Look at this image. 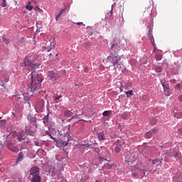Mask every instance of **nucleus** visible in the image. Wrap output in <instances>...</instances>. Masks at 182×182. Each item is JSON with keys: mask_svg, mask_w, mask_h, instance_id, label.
<instances>
[{"mask_svg": "<svg viewBox=\"0 0 182 182\" xmlns=\"http://www.w3.org/2000/svg\"><path fill=\"white\" fill-rule=\"evenodd\" d=\"M31 83L30 87H28L27 90L28 92L29 96H33L35 92H38L41 90V83H42L43 78L36 73V71H33L31 73Z\"/></svg>", "mask_w": 182, "mask_h": 182, "instance_id": "1", "label": "nucleus"}, {"mask_svg": "<svg viewBox=\"0 0 182 182\" xmlns=\"http://www.w3.org/2000/svg\"><path fill=\"white\" fill-rule=\"evenodd\" d=\"M131 171H134L132 173V176L134 178H143L144 176H146V171H149V168H139L136 166H132L130 168Z\"/></svg>", "mask_w": 182, "mask_h": 182, "instance_id": "2", "label": "nucleus"}, {"mask_svg": "<svg viewBox=\"0 0 182 182\" xmlns=\"http://www.w3.org/2000/svg\"><path fill=\"white\" fill-rule=\"evenodd\" d=\"M122 60V58L117 53H110L109 55L107 58V62L109 63H112L114 69H116L119 66V62Z\"/></svg>", "mask_w": 182, "mask_h": 182, "instance_id": "3", "label": "nucleus"}, {"mask_svg": "<svg viewBox=\"0 0 182 182\" xmlns=\"http://www.w3.org/2000/svg\"><path fill=\"white\" fill-rule=\"evenodd\" d=\"M29 66V68H31V69H39L40 65L34 64L33 63L31 62L29 60L26 59L24 60V63L21 64V66Z\"/></svg>", "mask_w": 182, "mask_h": 182, "instance_id": "4", "label": "nucleus"}, {"mask_svg": "<svg viewBox=\"0 0 182 182\" xmlns=\"http://www.w3.org/2000/svg\"><path fill=\"white\" fill-rule=\"evenodd\" d=\"M45 106V102L43 99H38L37 100V105L35 106V109L38 113L42 112L43 107Z\"/></svg>", "mask_w": 182, "mask_h": 182, "instance_id": "5", "label": "nucleus"}, {"mask_svg": "<svg viewBox=\"0 0 182 182\" xmlns=\"http://www.w3.org/2000/svg\"><path fill=\"white\" fill-rule=\"evenodd\" d=\"M180 151L177 147L174 148L169 154V157H175V159H180Z\"/></svg>", "mask_w": 182, "mask_h": 182, "instance_id": "6", "label": "nucleus"}, {"mask_svg": "<svg viewBox=\"0 0 182 182\" xmlns=\"http://www.w3.org/2000/svg\"><path fill=\"white\" fill-rule=\"evenodd\" d=\"M40 169L38 167L33 166L30 169V177L39 176Z\"/></svg>", "mask_w": 182, "mask_h": 182, "instance_id": "7", "label": "nucleus"}, {"mask_svg": "<svg viewBox=\"0 0 182 182\" xmlns=\"http://www.w3.org/2000/svg\"><path fill=\"white\" fill-rule=\"evenodd\" d=\"M6 147L9 149V150H11V151H13L14 153L18 151V146L13 145L12 142L9 141L6 142Z\"/></svg>", "mask_w": 182, "mask_h": 182, "instance_id": "8", "label": "nucleus"}, {"mask_svg": "<svg viewBox=\"0 0 182 182\" xmlns=\"http://www.w3.org/2000/svg\"><path fill=\"white\" fill-rule=\"evenodd\" d=\"M48 76L51 80H57V79H59V75H58V73L50 71L48 73Z\"/></svg>", "mask_w": 182, "mask_h": 182, "instance_id": "9", "label": "nucleus"}, {"mask_svg": "<svg viewBox=\"0 0 182 182\" xmlns=\"http://www.w3.org/2000/svg\"><path fill=\"white\" fill-rule=\"evenodd\" d=\"M173 182H182V173L180 171H178L173 176Z\"/></svg>", "mask_w": 182, "mask_h": 182, "instance_id": "10", "label": "nucleus"}, {"mask_svg": "<svg viewBox=\"0 0 182 182\" xmlns=\"http://www.w3.org/2000/svg\"><path fill=\"white\" fill-rule=\"evenodd\" d=\"M119 50H120V46H119V44H117V43H114L112 46H111V52L110 53H117V52H119Z\"/></svg>", "mask_w": 182, "mask_h": 182, "instance_id": "11", "label": "nucleus"}, {"mask_svg": "<svg viewBox=\"0 0 182 182\" xmlns=\"http://www.w3.org/2000/svg\"><path fill=\"white\" fill-rule=\"evenodd\" d=\"M25 154H28V150H21L18 155V159H16V163H19L20 161H22V160H23V156H25Z\"/></svg>", "mask_w": 182, "mask_h": 182, "instance_id": "12", "label": "nucleus"}, {"mask_svg": "<svg viewBox=\"0 0 182 182\" xmlns=\"http://www.w3.org/2000/svg\"><path fill=\"white\" fill-rule=\"evenodd\" d=\"M163 160V158L161 159H155L150 161V163H151L152 166H155V168L154 170H157V167L161 164V161Z\"/></svg>", "mask_w": 182, "mask_h": 182, "instance_id": "13", "label": "nucleus"}, {"mask_svg": "<svg viewBox=\"0 0 182 182\" xmlns=\"http://www.w3.org/2000/svg\"><path fill=\"white\" fill-rule=\"evenodd\" d=\"M23 97H24L25 103H27L28 105H29V106H31V103L29 102L31 100V97H32V95H29L28 90H27V92L23 94Z\"/></svg>", "mask_w": 182, "mask_h": 182, "instance_id": "14", "label": "nucleus"}, {"mask_svg": "<svg viewBox=\"0 0 182 182\" xmlns=\"http://www.w3.org/2000/svg\"><path fill=\"white\" fill-rule=\"evenodd\" d=\"M97 136L99 141H103V140H106V136H105V132H100L97 133Z\"/></svg>", "mask_w": 182, "mask_h": 182, "instance_id": "15", "label": "nucleus"}, {"mask_svg": "<svg viewBox=\"0 0 182 182\" xmlns=\"http://www.w3.org/2000/svg\"><path fill=\"white\" fill-rule=\"evenodd\" d=\"M148 39H149L152 46H154L156 43L154 42V37H153V34L151 33V30L149 31L148 33Z\"/></svg>", "mask_w": 182, "mask_h": 182, "instance_id": "16", "label": "nucleus"}, {"mask_svg": "<svg viewBox=\"0 0 182 182\" xmlns=\"http://www.w3.org/2000/svg\"><path fill=\"white\" fill-rule=\"evenodd\" d=\"M60 144H63V146H67L68 143H69V136H64L63 139L60 141Z\"/></svg>", "mask_w": 182, "mask_h": 182, "instance_id": "17", "label": "nucleus"}, {"mask_svg": "<svg viewBox=\"0 0 182 182\" xmlns=\"http://www.w3.org/2000/svg\"><path fill=\"white\" fill-rule=\"evenodd\" d=\"M28 120H29L31 124L36 125V119L31 115L27 117Z\"/></svg>", "mask_w": 182, "mask_h": 182, "instance_id": "18", "label": "nucleus"}, {"mask_svg": "<svg viewBox=\"0 0 182 182\" xmlns=\"http://www.w3.org/2000/svg\"><path fill=\"white\" fill-rule=\"evenodd\" d=\"M31 182H41V176H31Z\"/></svg>", "mask_w": 182, "mask_h": 182, "instance_id": "19", "label": "nucleus"}, {"mask_svg": "<svg viewBox=\"0 0 182 182\" xmlns=\"http://www.w3.org/2000/svg\"><path fill=\"white\" fill-rule=\"evenodd\" d=\"M130 116H132L130 114V112H124L122 114V119H130Z\"/></svg>", "mask_w": 182, "mask_h": 182, "instance_id": "20", "label": "nucleus"}, {"mask_svg": "<svg viewBox=\"0 0 182 182\" xmlns=\"http://www.w3.org/2000/svg\"><path fill=\"white\" fill-rule=\"evenodd\" d=\"M17 139L18 141H22V140H25V135H23V133H18L17 134Z\"/></svg>", "mask_w": 182, "mask_h": 182, "instance_id": "21", "label": "nucleus"}, {"mask_svg": "<svg viewBox=\"0 0 182 182\" xmlns=\"http://www.w3.org/2000/svg\"><path fill=\"white\" fill-rule=\"evenodd\" d=\"M63 114L65 117H70V116L73 114V112L70 110H65L64 111Z\"/></svg>", "mask_w": 182, "mask_h": 182, "instance_id": "22", "label": "nucleus"}, {"mask_svg": "<svg viewBox=\"0 0 182 182\" xmlns=\"http://www.w3.org/2000/svg\"><path fill=\"white\" fill-rule=\"evenodd\" d=\"M37 153L38 154H40V156H46V151L42 149H39Z\"/></svg>", "mask_w": 182, "mask_h": 182, "instance_id": "23", "label": "nucleus"}, {"mask_svg": "<svg viewBox=\"0 0 182 182\" xmlns=\"http://www.w3.org/2000/svg\"><path fill=\"white\" fill-rule=\"evenodd\" d=\"M154 69H155V72H156L157 73H160L163 72V68L161 66H159V65L156 66Z\"/></svg>", "mask_w": 182, "mask_h": 182, "instance_id": "24", "label": "nucleus"}, {"mask_svg": "<svg viewBox=\"0 0 182 182\" xmlns=\"http://www.w3.org/2000/svg\"><path fill=\"white\" fill-rule=\"evenodd\" d=\"M110 114H112V112L110 110L105 111L102 113V116H104V117H107V116H110Z\"/></svg>", "mask_w": 182, "mask_h": 182, "instance_id": "25", "label": "nucleus"}, {"mask_svg": "<svg viewBox=\"0 0 182 182\" xmlns=\"http://www.w3.org/2000/svg\"><path fill=\"white\" fill-rule=\"evenodd\" d=\"M125 95H127V97H131L134 94L133 93V90H129V91L125 92Z\"/></svg>", "mask_w": 182, "mask_h": 182, "instance_id": "26", "label": "nucleus"}, {"mask_svg": "<svg viewBox=\"0 0 182 182\" xmlns=\"http://www.w3.org/2000/svg\"><path fill=\"white\" fill-rule=\"evenodd\" d=\"M174 117H176V119H182V112L175 113Z\"/></svg>", "mask_w": 182, "mask_h": 182, "instance_id": "27", "label": "nucleus"}, {"mask_svg": "<svg viewBox=\"0 0 182 182\" xmlns=\"http://www.w3.org/2000/svg\"><path fill=\"white\" fill-rule=\"evenodd\" d=\"M152 134H153L151 133V131L146 132V133L145 134V137H146V139H151Z\"/></svg>", "mask_w": 182, "mask_h": 182, "instance_id": "28", "label": "nucleus"}, {"mask_svg": "<svg viewBox=\"0 0 182 182\" xmlns=\"http://www.w3.org/2000/svg\"><path fill=\"white\" fill-rule=\"evenodd\" d=\"M1 6L3 8H6L8 6V4H6V0H2V2H1Z\"/></svg>", "mask_w": 182, "mask_h": 182, "instance_id": "29", "label": "nucleus"}, {"mask_svg": "<svg viewBox=\"0 0 182 182\" xmlns=\"http://www.w3.org/2000/svg\"><path fill=\"white\" fill-rule=\"evenodd\" d=\"M162 58H163V55H161V54H157L155 56L156 60H161Z\"/></svg>", "mask_w": 182, "mask_h": 182, "instance_id": "30", "label": "nucleus"}, {"mask_svg": "<svg viewBox=\"0 0 182 182\" xmlns=\"http://www.w3.org/2000/svg\"><path fill=\"white\" fill-rule=\"evenodd\" d=\"M125 161L126 163H127L128 164H132V163H133V161H132V159H129V158H125Z\"/></svg>", "mask_w": 182, "mask_h": 182, "instance_id": "31", "label": "nucleus"}, {"mask_svg": "<svg viewBox=\"0 0 182 182\" xmlns=\"http://www.w3.org/2000/svg\"><path fill=\"white\" fill-rule=\"evenodd\" d=\"M120 150H122L120 146H116L115 149H114V151H115V153H120Z\"/></svg>", "mask_w": 182, "mask_h": 182, "instance_id": "32", "label": "nucleus"}, {"mask_svg": "<svg viewBox=\"0 0 182 182\" xmlns=\"http://www.w3.org/2000/svg\"><path fill=\"white\" fill-rule=\"evenodd\" d=\"M26 9H27V11H32V9H33V7H32V6L31 5H27L26 6Z\"/></svg>", "mask_w": 182, "mask_h": 182, "instance_id": "33", "label": "nucleus"}, {"mask_svg": "<svg viewBox=\"0 0 182 182\" xmlns=\"http://www.w3.org/2000/svg\"><path fill=\"white\" fill-rule=\"evenodd\" d=\"M65 12H66V9H63L60 11L59 14L62 16V15H63V14H65Z\"/></svg>", "mask_w": 182, "mask_h": 182, "instance_id": "34", "label": "nucleus"}, {"mask_svg": "<svg viewBox=\"0 0 182 182\" xmlns=\"http://www.w3.org/2000/svg\"><path fill=\"white\" fill-rule=\"evenodd\" d=\"M60 97H62V94H60V95H56L55 97V100H59V99H60Z\"/></svg>", "mask_w": 182, "mask_h": 182, "instance_id": "35", "label": "nucleus"}, {"mask_svg": "<svg viewBox=\"0 0 182 182\" xmlns=\"http://www.w3.org/2000/svg\"><path fill=\"white\" fill-rule=\"evenodd\" d=\"M157 124V121L156 119H152L151 121V124Z\"/></svg>", "mask_w": 182, "mask_h": 182, "instance_id": "36", "label": "nucleus"}, {"mask_svg": "<svg viewBox=\"0 0 182 182\" xmlns=\"http://www.w3.org/2000/svg\"><path fill=\"white\" fill-rule=\"evenodd\" d=\"M6 122L5 120L2 119V120H0V124H1V126H4Z\"/></svg>", "mask_w": 182, "mask_h": 182, "instance_id": "37", "label": "nucleus"}, {"mask_svg": "<svg viewBox=\"0 0 182 182\" xmlns=\"http://www.w3.org/2000/svg\"><path fill=\"white\" fill-rule=\"evenodd\" d=\"M34 144H35V146H41V143L38 141H36Z\"/></svg>", "mask_w": 182, "mask_h": 182, "instance_id": "38", "label": "nucleus"}, {"mask_svg": "<svg viewBox=\"0 0 182 182\" xmlns=\"http://www.w3.org/2000/svg\"><path fill=\"white\" fill-rule=\"evenodd\" d=\"M60 16H62L60 14H58L56 16H55V21H58L59 18H60Z\"/></svg>", "mask_w": 182, "mask_h": 182, "instance_id": "39", "label": "nucleus"}, {"mask_svg": "<svg viewBox=\"0 0 182 182\" xmlns=\"http://www.w3.org/2000/svg\"><path fill=\"white\" fill-rule=\"evenodd\" d=\"M90 146H92V144H84V149L89 148Z\"/></svg>", "mask_w": 182, "mask_h": 182, "instance_id": "40", "label": "nucleus"}, {"mask_svg": "<svg viewBox=\"0 0 182 182\" xmlns=\"http://www.w3.org/2000/svg\"><path fill=\"white\" fill-rule=\"evenodd\" d=\"M84 72H85V73H87V72H89V68L85 67V68H84Z\"/></svg>", "mask_w": 182, "mask_h": 182, "instance_id": "41", "label": "nucleus"}, {"mask_svg": "<svg viewBox=\"0 0 182 182\" xmlns=\"http://www.w3.org/2000/svg\"><path fill=\"white\" fill-rule=\"evenodd\" d=\"M150 132H151V134H153V133H154V134H156V133H157V129H152V130L150 131Z\"/></svg>", "mask_w": 182, "mask_h": 182, "instance_id": "42", "label": "nucleus"}, {"mask_svg": "<svg viewBox=\"0 0 182 182\" xmlns=\"http://www.w3.org/2000/svg\"><path fill=\"white\" fill-rule=\"evenodd\" d=\"M4 42H5L6 45H8V43H9V41H8V40H6V38H3Z\"/></svg>", "mask_w": 182, "mask_h": 182, "instance_id": "43", "label": "nucleus"}, {"mask_svg": "<svg viewBox=\"0 0 182 182\" xmlns=\"http://www.w3.org/2000/svg\"><path fill=\"white\" fill-rule=\"evenodd\" d=\"M58 180H63V176H62L60 175H58Z\"/></svg>", "mask_w": 182, "mask_h": 182, "instance_id": "44", "label": "nucleus"}, {"mask_svg": "<svg viewBox=\"0 0 182 182\" xmlns=\"http://www.w3.org/2000/svg\"><path fill=\"white\" fill-rule=\"evenodd\" d=\"M31 131V128L29 127H26V132H30Z\"/></svg>", "mask_w": 182, "mask_h": 182, "instance_id": "45", "label": "nucleus"}, {"mask_svg": "<svg viewBox=\"0 0 182 182\" xmlns=\"http://www.w3.org/2000/svg\"><path fill=\"white\" fill-rule=\"evenodd\" d=\"M178 133L179 134H182V128H181V129H179L178 130Z\"/></svg>", "mask_w": 182, "mask_h": 182, "instance_id": "46", "label": "nucleus"}, {"mask_svg": "<svg viewBox=\"0 0 182 182\" xmlns=\"http://www.w3.org/2000/svg\"><path fill=\"white\" fill-rule=\"evenodd\" d=\"M77 25L78 26H80V25H83V23L82 22L77 23Z\"/></svg>", "mask_w": 182, "mask_h": 182, "instance_id": "47", "label": "nucleus"}, {"mask_svg": "<svg viewBox=\"0 0 182 182\" xmlns=\"http://www.w3.org/2000/svg\"><path fill=\"white\" fill-rule=\"evenodd\" d=\"M176 87H177V89H180V87H181V85H180V84H177Z\"/></svg>", "mask_w": 182, "mask_h": 182, "instance_id": "48", "label": "nucleus"}, {"mask_svg": "<svg viewBox=\"0 0 182 182\" xmlns=\"http://www.w3.org/2000/svg\"><path fill=\"white\" fill-rule=\"evenodd\" d=\"M68 133H69V132L70 131V125H68Z\"/></svg>", "mask_w": 182, "mask_h": 182, "instance_id": "49", "label": "nucleus"}, {"mask_svg": "<svg viewBox=\"0 0 182 182\" xmlns=\"http://www.w3.org/2000/svg\"><path fill=\"white\" fill-rule=\"evenodd\" d=\"M154 52H156V44H154V46L153 53H154Z\"/></svg>", "mask_w": 182, "mask_h": 182, "instance_id": "50", "label": "nucleus"}, {"mask_svg": "<svg viewBox=\"0 0 182 182\" xmlns=\"http://www.w3.org/2000/svg\"><path fill=\"white\" fill-rule=\"evenodd\" d=\"M179 100H180V102H182V95L181 96H179Z\"/></svg>", "mask_w": 182, "mask_h": 182, "instance_id": "51", "label": "nucleus"}, {"mask_svg": "<svg viewBox=\"0 0 182 182\" xmlns=\"http://www.w3.org/2000/svg\"><path fill=\"white\" fill-rule=\"evenodd\" d=\"M171 82H172L173 83H176V80H172Z\"/></svg>", "mask_w": 182, "mask_h": 182, "instance_id": "52", "label": "nucleus"}, {"mask_svg": "<svg viewBox=\"0 0 182 182\" xmlns=\"http://www.w3.org/2000/svg\"><path fill=\"white\" fill-rule=\"evenodd\" d=\"M162 85H163L164 89H166V86H164V84H163Z\"/></svg>", "mask_w": 182, "mask_h": 182, "instance_id": "53", "label": "nucleus"}, {"mask_svg": "<svg viewBox=\"0 0 182 182\" xmlns=\"http://www.w3.org/2000/svg\"><path fill=\"white\" fill-rule=\"evenodd\" d=\"M14 117H15V113L12 112Z\"/></svg>", "mask_w": 182, "mask_h": 182, "instance_id": "54", "label": "nucleus"}, {"mask_svg": "<svg viewBox=\"0 0 182 182\" xmlns=\"http://www.w3.org/2000/svg\"><path fill=\"white\" fill-rule=\"evenodd\" d=\"M51 139H53V140H55V138L53 136H51Z\"/></svg>", "mask_w": 182, "mask_h": 182, "instance_id": "55", "label": "nucleus"}, {"mask_svg": "<svg viewBox=\"0 0 182 182\" xmlns=\"http://www.w3.org/2000/svg\"><path fill=\"white\" fill-rule=\"evenodd\" d=\"M75 117H77V115H76Z\"/></svg>", "mask_w": 182, "mask_h": 182, "instance_id": "56", "label": "nucleus"}, {"mask_svg": "<svg viewBox=\"0 0 182 182\" xmlns=\"http://www.w3.org/2000/svg\"><path fill=\"white\" fill-rule=\"evenodd\" d=\"M0 119H2V117H0Z\"/></svg>", "mask_w": 182, "mask_h": 182, "instance_id": "57", "label": "nucleus"}, {"mask_svg": "<svg viewBox=\"0 0 182 182\" xmlns=\"http://www.w3.org/2000/svg\"><path fill=\"white\" fill-rule=\"evenodd\" d=\"M73 118H74V117H72L71 119H73Z\"/></svg>", "mask_w": 182, "mask_h": 182, "instance_id": "58", "label": "nucleus"}]
</instances>
